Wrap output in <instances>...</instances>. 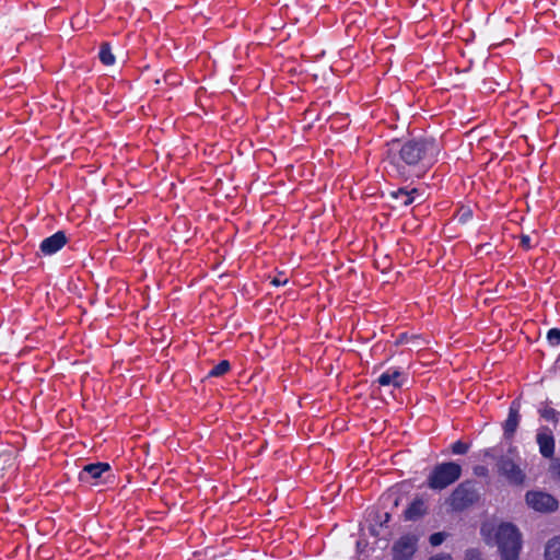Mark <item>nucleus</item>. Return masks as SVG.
Listing matches in <instances>:
<instances>
[{"mask_svg": "<svg viewBox=\"0 0 560 560\" xmlns=\"http://www.w3.org/2000/svg\"><path fill=\"white\" fill-rule=\"evenodd\" d=\"M440 152L441 145L433 138L407 141L398 151H389V172L404 179L422 177L436 163Z\"/></svg>", "mask_w": 560, "mask_h": 560, "instance_id": "f257e3e1", "label": "nucleus"}, {"mask_svg": "<svg viewBox=\"0 0 560 560\" xmlns=\"http://www.w3.org/2000/svg\"><path fill=\"white\" fill-rule=\"evenodd\" d=\"M488 545L497 546L502 560H517L522 548V536L517 527H482Z\"/></svg>", "mask_w": 560, "mask_h": 560, "instance_id": "f03ea898", "label": "nucleus"}, {"mask_svg": "<svg viewBox=\"0 0 560 560\" xmlns=\"http://www.w3.org/2000/svg\"><path fill=\"white\" fill-rule=\"evenodd\" d=\"M462 476V467L457 463L447 462L433 467L427 478V487L441 491L456 482Z\"/></svg>", "mask_w": 560, "mask_h": 560, "instance_id": "7ed1b4c3", "label": "nucleus"}, {"mask_svg": "<svg viewBox=\"0 0 560 560\" xmlns=\"http://www.w3.org/2000/svg\"><path fill=\"white\" fill-rule=\"evenodd\" d=\"M520 456L515 447H510L508 454L502 456L497 464L498 471L512 485H522L525 480V472L521 468Z\"/></svg>", "mask_w": 560, "mask_h": 560, "instance_id": "20e7f679", "label": "nucleus"}, {"mask_svg": "<svg viewBox=\"0 0 560 560\" xmlns=\"http://www.w3.org/2000/svg\"><path fill=\"white\" fill-rule=\"evenodd\" d=\"M110 477L113 475L109 464L101 462L85 465L79 474L80 481L92 486L106 482Z\"/></svg>", "mask_w": 560, "mask_h": 560, "instance_id": "39448f33", "label": "nucleus"}, {"mask_svg": "<svg viewBox=\"0 0 560 560\" xmlns=\"http://www.w3.org/2000/svg\"><path fill=\"white\" fill-rule=\"evenodd\" d=\"M478 495L470 482L458 485L450 497V505L453 510L462 511L471 505Z\"/></svg>", "mask_w": 560, "mask_h": 560, "instance_id": "423d86ee", "label": "nucleus"}, {"mask_svg": "<svg viewBox=\"0 0 560 560\" xmlns=\"http://www.w3.org/2000/svg\"><path fill=\"white\" fill-rule=\"evenodd\" d=\"M526 502L533 510L547 513L558 509L559 502L551 494L544 491H528Z\"/></svg>", "mask_w": 560, "mask_h": 560, "instance_id": "0eeeda50", "label": "nucleus"}, {"mask_svg": "<svg viewBox=\"0 0 560 560\" xmlns=\"http://www.w3.org/2000/svg\"><path fill=\"white\" fill-rule=\"evenodd\" d=\"M429 513V500L423 497H416L404 511L405 521L420 522Z\"/></svg>", "mask_w": 560, "mask_h": 560, "instance_id": "6e6552de", "label": "nucleus"}, {"mask_svg": "<svg viewBox=\"0 0 560 560\" xmlns=\"http://www.w3.org/2000/svg\"><path fill=\"white\" fill-rule=\"evenodd\" d=\"M417 538L404 536L393 546L394 560H410L416 551Z\"/></svg>", "mask_w": 560, "mask_h": 560, "instance_id": "1a4fd4ad", "label": "nucleus"}, {"mask_svg": "<svg viewBox=\"0 0 560 560\" xmlns=\"http://www.w3.org/2000/svg\"><path fill=\"white\" fill-rule=\"evenodd\" d=\"M537 444L539 446L540 454L546 457H552L555 453V439L549 428L542 427L537 432Z\"/></svg>", "mask_w": 560, "mask_h": 560, "instance_id": "9d476101", "label": "nucleus"}, {"mask_svg": "<svg viewBox=\"0 0 560 560\" xmlns=\"http://www.w3.org/2000/svg\"><path fill=\"white\" fill-rule=\"evenodd\" d=\"M406 374L400 370L393 368L382 373L377 378V383L381 386H393L395 388H400L406 383Z\"/></svg>", "mask_w": 560, "mask_h": 560, "instance_id": "9b49d317", "label": "nucleus"}, {"mask_svg": "<svg viewBox=\"0 0 560 560\" xmlns=\"http://www.w3.org/2000/svg\"><path fill=\"white\" fill-rule=\"evenodd\" d=\"M66 234L61 231H58L54 235L42 241L40 250L44 255H52L60 250L66 245Z\"/></svg>", "mask_w": 560, "mask_h": 560, "instance_id": "f8f14e48", "label": "nucleus"}, {"mask_svg": "<svg viewBox=\"0 0 560 560\" xmlns=\"http://www.w3.org/2000/svg\"><path fill=\"white\" fill-rule=\"evenodd\" d=\"M520 420V404L517 401H513L509 409L508 419L504 421L503 424L505 438L511 439L514 435L518 427Z\"/></svg>", "mask_w": 560, "mask_h": 560, "instance_id": "ddd939ff", "label": "nucleus"}, {"mask_svg": "<svg viewBox=\"0 0 560 560\" xmlns=\"http://www.w3.org/2000/svg\"><path fill=\"white\" fill-rule=\"evenodd\" d=\"M366 521L370 525H385L392 521V512L387 510L384 503L374 506L368 511Z\"/></svg>", "mask_w": 560, "mask_h": 560, "instance_id": "4468645a", "label": "nucleus"}, {"mask_svg": "<svg viewBox=\"0 0 560 560\" xmlns=\"http://www.w3.org/2000/svg\"><path fill=\"white\" fill-rule=\"evenodd\" d=\"M545 560H560V535L547 541L545 546Z\"/></svg>", "mask_w": 560, "mask_h": 560, "instance_id": "2eb2a0df", "label": "nucleus"}, {"mask_svg": "<svg viewBox=\"0 0 560 560\" xmlns=\"http://www.w3.org/2000/svg\"><path fill=\"white\" fill-rule=\"evenodd\" d=\"M417 192V189L407 190L405 188H399L392 192L393 199L397 200L401 206H409L415 201L413 195Z\"/></svg>", "mask_w": 560, "mask_h": 560, "instance_id": "dca6fc26", "label": "nucleus"}, {"mask_svg": "<svg viewBox=\"0 0 560 560\" xmlns=\"http://www.w3.org/2000/svg\"><path fill=\"white\" fill-rule=\"evenodd\" d=\"M98 57L105 66H112L115 62V56L113 55L108 43H103L101 45Z\"/></svg>", "mask_w": 560, "mask_h": 560, "instance_id": "f3484780", "label": "nucleus"}, {"mask_svg": "<svg viewBox=\"0 0 560 560\" xmlns=\"http://www.w3.org/2000/svg\"><path fill=\"white\" fill-rule=\"evenodd\" d=\"M230 370V363L229 361H221L217 365L212 368V370L209 372V376H222Z\"/></svg>", "mask_w": 560, "mask_h": 560, "instance_id": "a211bd4d", "label": "nucleus"}, {"mask_svg": "<svg viewBox=\"0 0 560 560\" xmlns=\"http://www.w3.org/2000/svg\"><path fill=\"white\" fill-rule=\"evenodd\" d=\"M539 413L547 421L558 422L559 412L549 406L542 407Z\"/></svg>", "mask_w": 560, "mask_h": 560, "instance_id": "6ab92c4d", "label": "nucleus"}, {"mask_svg": "<svg viewBox=\"0 0 560 560\" xmlns=\"http://www.w3.org/2000/svg\"><path fill=\"white\" fill-rule=\"evenodd\" d=\"M451 448L453 454L463 455L468 452L469 445L462 441H456L455 443L452 444Z\"/></svg>", "mask_w": 560, "mask_h": 560, "instance_id": "aec40b11", "label": "nucleus"}, {"mask_svg": "<svg viewBox=\"0 0 560 560\" xmlns=\"http://www.w3.org/2000/svg\"><path fill=\"white\" fill-rule=\"evenodd\" d=\"M547 339L551 346H558L560 343V329H550L547 334Z\"/></svg>", "mask_w": 560, "mask_h": 560, "instance_id": "412c9836", "label": "nucleus"}, {"mask_svg": "<svg viewBox=\"0 0 560 560\" xmlns=\"http://www.w3.org/2000/svg\"><path fill=\"white\" fill-rule=\"evenodd\" d=\"M445 538H446L445 533H435L430 536V544L433 547L440 546L445 540Z\"/></svg>", "mask_w": 560, "mask_h": 560, "instance_id": "4be33fe9", "label": "nucleus"}, {"mask_svg": "<svg viewBox=\"0 0 560 560\" xmlns=\"http://www.w3.org/2000/svg\"><path fill=\"white\" fill-rule=\"evenodd\" d=\"M474 474L478 477H487L489 470L486 466L478 465L474 467Z\"/></svg>", "mask_w": 560, "mask_h": 560, "instance_id": "5701e85b", "label": "nucleus"}, {"mask_svg": "<svg viewBox=\"0 0 560 560\" xmlns=\"http://www.w3.org/2000/svg\"><path fill=\"white\" fill-rule=\"evenodd\" d=\"M466 560H482L479 551L470 549L466 552Z\"/></svg>", "mask_w": 560, "mask_h": 560, "instance_id": "b1692460", "label": "nucleus"}, {"mask_svg": "<svg viewBox=\"0 0 560 560\" xmlns=\"http://www.w3.org/2000/svg\"><path fill=\"white\" fill-rule=\"evenodd\" d=\"M521 245L525 248V249H529L532 247V244H530V237L528 235H523L521 237Z\"/></svg>", "mask_w": 560, "mask_h": 560, "instance_id": "393cba45", "label": "nucleus"}, {"mask_svg": "<svg viewBox=\"0 0 560 560\" xmlns=\"http://www.w3.org/2000/svg\"><path fill=\"white\" fill-rule=\"evenodd\" d=\"M551 471L560 479V460H555L551 464Z\"/></svg>", "mask_w": 560, "mask_h": 560, "instance_id": "a878e982", "label": "nucleus"}, {"mask_svg": "<svg viewBox=\"0 0 560 560\" xmlns=\"http://www.w3.org/2000/svg\"><path fill=\"white\" fill-rule=\"evenodd\" d=\"M429 560H452V557L450 555H438L430 558Z\"/></svg>", "mask_w": 560, "mask_h": 560, "instance_id": "bb28decb", "label": "nucleus"}, {"mask_svg": "<svg viewBox=\"0 0 560 560\" xmlns=\"http://www.w3.org/2000/svg\"><path fill=\"white\" fill-rule=\"evenodd\" d=\"M287 279H280L279 277H276L271 280V283L275 284V285H280V284H285L287 283Z\"/></svg>", "mask_w": 560, "mask_h": 560, "instance_id": "cd10ccee", "label": "nucleus"}, {"mask_svg": "<svg viewBox=\"0 0 560 560\" xmlns=\"http://www.w3.org/2000/svg\"><path fill=\"white\" fill-rule=\"evenodd\" d=\"M485 455H486V456H490V452H489V451H486V452H485Z\"/></svg>", "mask_w": 560, "mask_h": 560, "instance_id": "c85d7f7f", "label": "nucleus"}, {"mask_svg": "<svg viewBox=\"0 0 560 560\" xmlns=\"http://www.w3.org/2000/svg\"><path fill=\"white\" fill-rule=\"evenodd\" d=\"M396 506H397V501L394 502L393 509H396Z\"/></svg>", "mask_w": 560, "mask_h": 560, "instance_id": "c756f323", "label": "nucleus"}]
</instances>
